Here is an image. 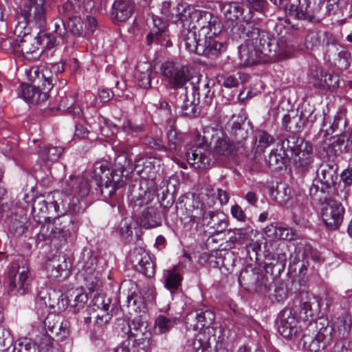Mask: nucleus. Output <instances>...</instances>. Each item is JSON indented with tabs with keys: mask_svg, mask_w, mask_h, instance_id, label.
<instances>
[{
	"mask_svg": "<svg viewBox=\"0 0 352 352\" xmlns=\"http://www.w3.org/2000/svg\"><path fill=\"white\" fill-rule=\"evenodd\" d=\"M252 36V38L246 39L239 47V64L242 67L276 60L290 52L282 46L281 41H277L269 32L258 28L253 32Z\"/></svg>",
	"mask_w": 352,
	"mask_h": 352,
	"instance_id": "1",
	"label": "nucleus"
},
{
	"mask_svg": "<svg viewBox=\"0 0 352 352\" xmlns=\"http://www.w3.org/2000/svg\"><path fill=\"white\" fill-rule=\"evenodd\" d=\"M45 221L41 226L38 239L42 241H50L54 245L60 246L64 244L68 237L77 230L72 217L64 214L52 219L45 217Z\"/></svg>",
	"mask_w": 352,
	"mask_h": 352,
	"instance_id": "2",
	"label": "nucleus"
},
{
	"mask_svg": "<svg viewBox=\"0 0 352 352\" xmlns=\"http://www.w3.org/2000/svg\"><path fill=\"white\" fill-rule=\"evenodd\" d=\"M204 135H195L191 148L186 153L188 162L198 170L208 169L214 164V157L208 145V135L210 131H204Z\"/></svg>",
	"mask_w": 352,
	"mask_h": 352,
	"instance_id": "3",
	"label": "nucleus"
},
{
	"mask_svg": "<svg viewBox=\"0 0 352 352\" xmlns=\"http://www.w3.org/2000/svg\"><path fill=\"white\" fill-rule=\"evenodd\" d=\"M329 327L318 328L316 323H310L304 330L300 345L304 350L320 352L325 349L333 342Z\"/></svg>",
	"mask_w": 352,
	"mask_h": 352,
	"instance_id": "4",
	"label": "nucleus"
},
{
	"mask_svg": "<svg viewBox=\"0 0 352 352\" xmlns=\"http://www.w3.org/2000/svg\"><path fill=\"white\" fill-rule=\"evenodd\" d=\"M338 165L333 160L323 162L316 170V179L309 188L310 195L318 192L329 193L336 185L338 179Z\"/></svg>",
	"mask_w": 352,
	"mask_h": 352,
	"instance_id": "5",
	"label": "nucleus"
},
{
	"mask_svg": "<svg viewBox=\"0 0 352 352\" xmlns=\"http://www.w3.org/2000/svg\"><path fill=\"white\" fill-rule=\"evenodd\" d=\"M160 72L170 87L175 89L186 87L187 83L191 80L188 67L173 60L162 63L160 67Z\"/></svg>",
	"mask_w": 352,
	"mask_h": 352,
	"instance_id": "6",
	"label": "nucleus"
},
{
	"mask_svg": "<svg viewBox=\"0 0 352 352\" xmlns=\"http://www.w3.org/2000/svg\"><path fill=\"white\" fill-rule=\"evenodd\" d=\"M21 8L20 16L23 18V24L26 27L28 23H34L38 28H43L46 24L47 6L45 0H23Z\"/></svg>",
	"mask_w": 352,
	"mask_h": 352,
	"instance_id": "7",
	"label": "nucleus"
},
{
	"mask_svg": "<svg viewBox=\"0 0 352 352\" xmlns=\"http://www.w3.org/2000/svg\"><path fill=\"white\" fill-rule=\"evenodd\" d=\"M14 34L19 38V45L16 46L17 55H21L28 60L38 59L42 51L39 49V41L36 36L29 34L28 29L23 24H17Z\"/></svg>",
	"mask_w": 352,
	"mask_h": 352,
	"instance_id": "8",
	"label": "nucleus"
},
{
	"mask_svg": "<svg viewBox=\"0 0 352 352\" xmlns=\"http://www.w3.org/2000/svg\"><path fill=\"white\" fill-rule=\"evenodd\" d=\"M322 6L321 0H298L297 5L290 4L286 11L290 16L297 19L318 21Z\"/></svg>",
	"mask_w": 352,
	"mask_h": 352,
	"instance_id": "9",
	"label": "nucleus"
},
{
	"mask_svg": "<svg viewBox=\"0 0 352 352\" xmlns=\"http://www.w3.org/2000/svg\"><path fill=\"white\" fill-rule=\"evenodd\" d=\"M93 185L85 175H70L63 186V192L69 198L78 201L88 196Z\"/></svg>",
	"mask_w": 352,
	"mask_h": 352,
	"instance_id": "10",
	"label": "nucleus"
},
{
	"mask_svg": "<svg viewBox=\"0 0 352 352\" xmlns=\"http://www.w3.org/2000/svg\"><path fill=\"white\" fill-rule=\"evenodd\" d=\"M116 163L118 164L120 167L113 171H109V174L106 176V179L101 188L100 191L104 197L113 196L116 190L123 185L124 181L122 179V175L125 166L129 164L126 160V155L125 154L118 155L116 159Z\"/></svg>",
	"mask_w": 352,
	"mask_h": 352,
	"instance_id": "11",
	"label": "nucleus"
},
{
	"mask_svg": "<svg viewBox=\"0 0 352 352\" xmlns=\"http://www.w3.org/2000/svg\"><path fill=\"white\" fill-rule=\"evenodd\" d=\"M211 142L214 153L223 157H232L241 148L221 130H212Z\"/></svg>",
	"mask_w": 352,
	"mask_h": 352,
	"instance_id": "12",
	"label": "nucleus"
},
{
	"mask_svg": "<svg viewBox=\"0 0 352 352\" xmlns=\"http://www.w3.org/2000/svg\"><path fill=\"white\" fill-rule=\"evenodd\" d=\"M32 282L30 270L25 265L12 268L10 272V292L14 295H23L28 290Z\"/></svg>",
	"mask_w": 352,
	"mask_h": 352,
	"instance_id": "13",
	"label": "nucleus"
},
{
	"mask_svg": "<svg viewBox=\"0 0 352 352\" xmlns=\"http://www.w3.org/2000/svg\"><path fill=\"white\" fill-rule=\"evenodd\" d=\"M344 211L341 203L329 200L322 209V219L325 226L331 230L337 229L343 221Z\"/></svg>",
	"mask_w": 352,
	"mask_h": 352,
	"instance_id": "14",
	"label": "nucleus"
},
{
	"mask_svg": "<svg viewBox=\"0 0 352 352\" xmlns=\"http://www.w3.org/2000/svg\"><path fill=\"white\" fill-rule=\"evenodd\" d=\"M191 23L194 30H199V36L207 35V32L217 34V20L212 14L207 11L197 10L192 15Z\"/></svg>",
	"mask_w": 352,
	"mask_h": 352,
	"instance_id": "15",
	"label": "nucleus"
},
{
	"mask_svg": "<svg viewBox=\"0 0 352 352\" xmlns=\"http://www.w3.org/2000/svg\"><path fill=\"white\" fill-rule=\"evenodd\" d=\"M129 259L141 273L151 277L155 274V265L149 254L144 249L139 247L134 248L129 254Z\"/></svg>",
	"mask_w": 352,
	"mask_h": 352,
	"instance_id": "16",
	"label": "nucleus"
},
{
	"mask_svg": "<svg viewBox=\"0 0 352 352\" xmlns=\"http://www.w3.org/2000/svg\"><path fill=\"white\" fill-rule=\"evenodd\" d=\"M59 320L58 316L50 314L45 318L44 325L46 330L54 335L57 340L61 341L69 334L70 322L67 320H63L60 322Z\"/></svg>",
	"mask_w": 352,
	"mask_h": 352,
	"instance_id": "17",
	"label": "nucleus"
},
{
	"mask_svg": "<svg viewBox=\"0 0 352 352\" xmlns=\"http://www.w3.org/2000/svg\"><path fill=\"white\" fill-rule=\"evenodd\" d=\"M298 320L290 309L283 310L278 315V331L285 338L296 336Z\"/></svg>",
	"mask_w": 352,
	"mask_h": 352,
	"instance_id": "18",
	"label": "nucleus"
},
{
	"mask_svg": "<svg viewBox=\"0 0 352 352\" xmlns=\"http://www.w3.org/2000/svg\"><path fill=\"white\" fill-rule=\"evenodd\" d=\"M214 314L208 309H199L192 311L186 316V324L193 329H201L212 324Z\"/></svg>",
	"mask_w": 352,
	"mask_h": 352,
	"instance_id": "19",
	"label": "nucleus"
},
{
	"mask_svg": "<svg viewBox=\"0 0 352 352\" xmlns=\"http://www.w3.org/2000/svg\"><path fill=\"white\" fill-rule=\"evenodd\" d=\"M243 124L242 118L233 116L226 126L229 138L241 148L244 147L243 142L248 138V131L243 127Z\"/></svg>",
	"mask_w": 352,
	"mask_h": 352,
	"instance_id": "20",
	"label": "nucleus"
},
{
	"mask_svg": "<svg viewBox=\"0 0 352 352\" xmlns=\"http://www.w3.org/2000/svg\"><path fill=\"white\" fill-rule=\"evenodd\" d=\"M190 345L192 346L195 352H218L215 337L206 331L197 333Z\"/></svg>",
	"mask_w": 352,
	"mask_h": 352,
	"instance_id": "21",
	"label": "nucleus"
},
{
	"mask_svg": "<svg viewBox=\"0 0 352 352\" xmlns=\"http://www.w3.org/2000/svg\"><path fill=\"white\" fill-rule=\"evenodd\" d=\"M135 4L132 0H115L111 6V15L118 21H126L133 14Z\"/></svg>",
	"mask_w": 352,
	"mask_h": 352,
	"instance_id": "22",
	"label": "nucleus"
},
{
	"mask_svg": "<svg viewBox=\"0 0 352 352\" xmlns=\"http://www.w3.org/2000/svg\"><path fill=\"white\" fill-rule=\"evenodd\" d=\"M231 27L228 34L233 40H239L247 37V39L252 38L253 32L256 30L257 28L254 23L243 18V21L240 23H230Z\"/></svg>",
	"mask_w": 352,
	"mask_h": 352,
	"instance_id": "23",
	"label": "nucleus"
},
{
	"mask_svg": "<svg viewBox=\"0 0 352 352\" xmlns=\"http://www.w3.org/2000/svg\"><path fill=\"white\" fill-rule=\"evenodd\" d=\"M352 322L350 316L344 314L336 318V320L331 324H327L325 327L332 329L331 332V340L336 338L344 339L350 332Z\"/></svg>",
	"mask_w": 352,
	"mask_h": 352,
	"instance_id": "24",
	"label": "nucleus"
},
{
	"mask_svg": "<svg viewBox=\"0 0 352 352\" xmlns=\"http://www.w3.org/2000/svg\"><path fill=\"white\" fill-rule=\"evenodd\" d=\"M214 35L207 32V35L204 36V39L201 43L202 46L199 48V55L210 57V56L217 55L226 50V44L217 41L216 38L213 37Z\"/></svg>",
	"mask_w": 352,
	"mask_h": 352,
	"instance_id": "25",
	"label": "nucleus"
},
{
	"mask_svg": "<svg viewBox=\"0 0 352 352\" xmlns=\"http://www.w3.org/2000/svg\"><path fill=\"white\" fill-rule=\"evenodd\" d=\"M48 71H41L39 68L34 67L30 69L28 76L29 80L35 85L43 89L52 90L56 79L47 76Z\"/></svg>",
	"mask_w": 352,
	"mask_h": 352,
	"instance_id": "26",
	"label": "nucleus"
},
{
	"mask_svg": "<svg viewBox=\"0 0 352 352\" xmlns=\"http://www.w3.org/2000/svg\"><path fill=\"white\" fill-rule=\"evenodd\" d=\"M153 27L146 36L147 44L151 45L155 39L162 44L168 36L167 21L157 16H153Z\"/></svg>",
	"mask_w": 352,
	"mask_h": 352,
	"instance_id": "27",
	"label": "nucleus"
},
{
	"mask_svg": "<svg viewBox=\"0 0 352 352\" xmlns=\"http://www.w3.org/2000/svg\"><path fill=\"white\" fill-rule=\"evenodd\" d=\"M289 159L293 160L295 166L300 171L307 170L313 162L311 146L307 143L302 149L296 152L294 157H291Z\"/></svg>",
	"mask_w": 352,
	"mask_h": 352,
	"instance_id": "28",
	"label": "nucleus"
},
{
	"mask_svg": "<svg viewBox=\"0 0 352 352\" xmlns=\"http://www.w3.org/2000/svg\"><path fill=\"white\" fill-rule=\"evenodd\" d=\"M128 338L132 340L134 344L140 346L146 352L150 351L156 346V342L153 339L152 333L147 329V327L141 331L133 333V335L128 336Z\"/></svg>",
	"mask_w": 352,
	"mask_h": 352,
	"instance_id": "29",
	"label": "nucleus"
},
{
	"mask_svg": "<svg viewBox=\"0 0 352 352\" xmlns=\"http://www.w3.org/2000/svg\"><path fill=\"white\" fill-rule=\"evenodd\" d=\"M182 41L187 50L199 55V50L200 47L202 46L203 39L197 35L195 30L193 28L184 29L182 32Z\"/></svg>",
	"mask_w": 352,
	"mask_h": 352,
	"instance_id": "30",
	"label": "nucleus"
},
{
	"mask_svg": "<svg viewBox=\"0 0 352 352\" xmlns=\"http://www.w3.org/2000/svg\"><path fill=\"white\" fill-rule=\"evenodd\" d=\"M307 142L296 135H290L282 140L281 149L283 151L285 157H294L296 152L302 149Z\"/></svg>",
	"mask_w": 352,
	"mask_h": 352,
	"instance_id": "31",
	"label": "nucleus"
},
{
	"mask_svg": "<svg viewBox=\"0 0 352 352\" xmlns=\"http://www.w3.org/2000/svg\"><path fill=\"white\" fill-rule=\"evenodd\" d=\"M152 67L148 62H140L136 66L135 78L139 87L147 89L151 87Z\"/></svg>",
	"mask_w": 352,
	"mask_h": 352,
	"instance_id": "32",
	"label": "nucleus"
},
{
	"mask_svg": "<svg viewBox=\"0 0 352 352\" xmlns=\"http://www.w3.org/2000/svg\"><path fill=\"white\" fill-rule=\"evenodd\" d=\"M118 326L120 327L121 331L128 336H131L133 333H137L144 330L147 324L141 316L135 317L131 321H126L122 319L118 320Z\"/></svg>",
	"mask_w": 352,
	"mask_h": 352,
	"instance_id": "33",
	"label": "nucleus"
},
{
	"mask_svg": "<svg viewBox=\"0 0 352 352\" xmlns=\"http://www.w3.org/2000/svg\"><path fill=\"white\" fill-rule=\"evenodd\" d=\"M109 171L106 162H95L90 173L91 180L89 182L92 185L95 184L101 189L106 179V176L109 174Z\"/></svg>",
	"mask_w": 352,
	"mask_h": 352,
	"instance_id": "34",
	"label": "nucleus"
},
{
	"mask_svg": "<svg viewBox=\"0 0 352 352\" xmlns=\"http://www.w3.org/2000/svg\"><path fill=\"white\" fill-rule=\"evenodd\" d=\"M198 82L199 85L197 87L195 85L194 82L192 81L189 82V90L191 92L192 96L193 98H195L196 96H197L196 99L197 102H199L200 98L202 97L204 102L206 104H210L214 92L210 89V82H207L201 85L200 82Z\"/></svg>",
	"mask_w": 352,
	"mask_h": 352,
	"instance_id": "35",
	"label": "nucleus"
},
{
	"mask_svg": "<svg viewBox=\"0 0 352 352\" xmlns=\"http://www.w3.org/2000/svg\"><path fill=\"white\" fill-rule=\"evenodd\" d=\"M219 6L221 13L227 19L228 23L234 22L243 12V7L236 2L220 1Z\"/></svg>",
	"mask_w": 352,
	"mask_h": 352,
	"instance_id": "36",
	"label": "nucleus"
},
{
	"mask_svg": "<svg viewBox=\"0 0 352 352\" xmlns=\"http://www.w3.org/2000/svg\"><path fill=\"white\" fill-rule=\"evenodd\" d=\"M93 305L94 309L101 311V314H98L96 316L97 322L102 324L107 322L110 318L109 310L110 308V300L102 296H96L93 299Z\"/></svg>",
	"mask_w": 352,
	"mask_h": 352,
	"instance_id": "37",
	"label": "nucleus"
},
{
	"mask_svg": "<svg viewBox=\"0 0 352 352\" xmlns=\"http://www.w3.org/2000/svg\"><path fill=\"white\" fill-rule=\"evenodd\" d=\"M77 95L69 94L61 97L59 104V108L65 111L67 113L73 115L74 118H80L82 115L81 108L76 104V98Z\"/></svg>",
	"mask_w": 352,
	"mask_h": 352,
	"instance_id": "38",
	"label": "nucleus"
},
{
	"mask_svg": "<svg viewBox=\"0 0 352 352\" xmlns=\"http://www.w3.org/2000/svg\"><path fill=\"white\" fill-rule=\"evenodd\" d=\"M162 220L157 210L153 207L145 208L140 217V224L145 228H155L161 225Z\"/></svg>",
	"mask_w": 352,
	"mask_h": 352,
	"instance_id": "39",
	"label": "nucleus"
},
{
	"mask_svg": "<svg viewBox=\"0 0 352 352\" xmlns=\"http://www.w3.org/2000/svg\"><path fill=\"white\" fill-rule=\"evenodd\" d=\"M274 141V138L267 131L261 129L255 131L254 145L255 153H261L264 152Z\"/></svg>",
	"mask_w": 352,
	"mask_h": 352,
	"instance_id": "40",
	"label": "nucleus"
},
{
	"mask_svg": "<svg viewBox=\"0 0 352 352\" xmlns=\"http://www.w3.org/2000/svg\"><path fill=\"white\" fill-rule=\"evenodd\" d=\"M186 135L174 129H170L167 132L168 146L166 150L170 153H177L185 141Z\"/></svg>",
	"mask_w": 352,
	"mask_h": 352,
	"instance_id": "41",
	"label": "nucleus"
},
{
	"mask_svg": "<svg viewBox=\"0 0 352 352\" xmlns=\"http://www.w3.org/2000/svg\"><path fill=\"white\" fill-rule=\"evenodd\" d=\"M85 0H67L58 8L59 14L63 17L71 18L81 11H85L83 5Z\"/></svg>",
	"mask_w": 352,
	"mask_h": 352,
	"instance_id": "42",
	"label": "nucleus"
},
{
	"mask_svg": "<svg viewBox=\"0 0 352 352\" xmlns=\"http://www.w3.org/2000/svg\"><path fill=\"white\" fill-rule=\"evenodd\" d=\"M314 307H318V302L316 298L308 293H301L300 301V314H303V317L307 319L309 317H313Z\"/></svg>",
	"mask_w": 352,
	"mask_h": 352,
	"instance_id": "43",
	"label": "nucleus"
},
{
	"mask_svg": "<svg viewBox=\"0 0 352 352\" xmlns=\"http://www.w3.org/2000/svg\"><path fill=\"white\" fill-rule=\"evenodd\" d=\"M164 287L171 292L177 290L181 285L182 277L177 272V267L166 270L164 274Z\"/></svg>",
	"mask_w": 352,
	"mask_h": 352,
	"instance_id": "44",
	"label": "nucleus"
},
{
	"mask_svg": "<svg viewBox=\"0 0 352 352\" xmlns=\"http://www.w3.org/2000/svg\"><path fill=\"white\" fill-rule=\"evenodd\" d=\"M179 322L177 318H167L160 315L156 318L154 331L156 334H163L168 332Z\"/></svg>",
	"mask_w": 352,
	"mask_h": 352,
	"instance_id": "45",
	"label": "nucleus"
},
{
	"mask_svg": "<svg viewBox=\"0 0 352 352\" xmlns=\"http://www.w3.org/2000/svg\"><path fill=\"white\" fill-rule=\"evenodd\" d=\"M64 148L60 146L44 145L39 147L38 155L44 161L56 162L62 155Z\"/></svg>",
	"mask_w": 352,
	"mask_h": 352,
	"instance_id": "46",
	"label": "nucleus"
},
{
	"mask_svg": "<svg viewBox=\"0 0 352 352\" xmlns=\"http://www.w3.org/2000/svg\"><path fill=\"white\" fill-rule=\"evenodd\" d=\"M196 10H197L186 2H181L178 3L175 9V14L177 19L175 21L177 22V21H180L182 22H185L188 20L191 21L192 15H194Z\"/></svg>",
	"mask_w": 352,
	"mask_h": 352,
	"instance_id": "47",
	"label": "nucleus"
},
{
	"mask_svg": "<svg viewBox=\"0 0 352 352\" xmlns=\"http://www.w3.org/2000/svg\"><path fill=\"white\" fill-rule=\"evenodd\" d=\"M208 217L210 218L211 221L208 222V224H212L211 228L213 229V232L219 234L226 230L228 226V219L224 217L220 218L218 216H215L213 212L210 211L208 213L204 214V218L207 219Z\"/></svg>",
	"mask_w": 352,
	"mask_h": 352,
	"instance_id": "48",
	"label": "nucleus"
},
{
	"mask_svg": "<svg viewBox=\"0 0 352 352\" xmlns=\"http://www.w3.org/2000/svg\"><path fill=\"white\" fill-rule=\"evenodd\" d=\"M47 277L56 279L62 276L63 272L67 274V270H64L59 259L54 258L48 261L45 265Z\"/></svg>",
	"mask_w": 352,
	"mask_h": 352,
	"instance_id": "49",
	"label": "nucleus"
},
{
	"mask_svg": "<svg viewBox=\"0 0 352 352\" xmlns=\"http://www.w3.org/2000/svg\"><path fill=\"white\" fill-rule=\"evenodd\" d=\"M26 223V217L21 216L19 219L12 217L8 223L9 232L14 236H21L27 230Z\"/></svg>",
	"mask_w": 352,
	"mask_h": 352,
	"instance_id": "50",
	"label": "nucleus"
},
{
	"mask_svg": "<svg viewBox=\"0 0 352 352\" xmlns=\"http://www.w3.org/2000/svg\"><path fill=\"white\" fill-rule=\"evenodd\" d=\"M19 38L18 36H9L5 34H0V48L8 52L17 54L16 46L19 45Z\"/></svg>",
	"mask_w": 352,
	"mask_h": 352,
	"instance_id": "51",
	"label": "nucleus"
},
{
	"mask_svg": "<svg viewBox=\"0 0 352 352\" xmlns=\"http://www.w3.org/2000/svg\"><path fill=\"white\" fill-rule=\"evenodd\" d=\"M109 0H85L83 9L86 12L104 14L107 11Z\"/></svg>",
	"mask_w": 352,
	"mask_h": 352,
	"instance_id": "52",
	"label": "nucleus"
},
{
	"mask_svg": "<svg viewBox=\"0 0 352 352\" xmlns=\"http://www.w3.org/2000/svg\"><path fill=\"white\" fill-rule=\"evenodd\" d=\"M83 277L85 287L90 291L98 290L101 286L99 273L96 272H81Z\"/></svg>",
	"mask_w": 352,
	"mask_h": 352,
	"instance_id": "53",
	"label": "nucleus"
},
{
	"mask_svg": "<svg viewBox=\"0 0 352 352\" xmlns=\"http://www.w3.org/2000/svg\"><path fill=\"white\" fill-rule=\"evenodd\" d=\"M97 258L91 251H85L82 256L81 272H96Z\"/></svg>",
	"mask_w": 352,
	"mask_h": 352,
	"instance_id": "54",
	"label": "nucleus"
},
{
	"mask_svg": "<svg viewBox=\"0 0 352 352\" xmlns=\"http://www.w3.org/2000/svg\"><path fill=\"white\" fill-rule=\"evenodd\" d=\"M317 74L320 73V76L318 77V82L315 84L317 86L321 87H335L338 85V78L337 76L324 72L323 70L316 71Z\"/></svg>",
	"mask_w": 352,
	"mask_h": 352,
	"instance_id": "55",
	"label": "nucleus"
},
{
	"mask_svg": "<svg viewBox=\"0 0 352 352\" xmlns=\"http://www.w3.org/2000/svg\"><path fill=\"white\" fill-rule=\"evenodd\" d=\"M13 352H40L38 346L31 340L24 338L14 345Z\"/></svg>",
	"mask_w": 352,
	"mask_h": 352,
	"instance_id": "56",
	"label": "nucleus"
},
{
	"mask_svg": "<svg viewBox=\"0 0 352 352\" xmlns=\"http://www.w3.org/2000/svg\"><path fill=\"white\" fill-rule=\"evenodd\" d=\"M266 160L270 168L274 170L282 169L285 166V157L275 151H271Z\"/></svg>",
	"mask_w": 352,
	"mask_h": 352,
	"instance_id": "57",
	"label": "nucleus"
},
{
	"mask_svg": "<svg viewBox=\"0 0 352 352\" xmlns=\"http://www.w3.org/2000/svg\"><path fill=\"white\" fill-rule=\"evenodd\" d=\"M269 228V232L273 230L274 238L280 240L291 241L294 238L293 232L288 228H284L282 226H271Z\"/></svg>",
	"mask_w": 352,
	"mask_h": 352,
	"instance_id": "58",
	"label": "nucleus"
},
{
	"mask_svg": "<svg viewBox=\"0 0 352 352\" xmlns=\"http://www.w3.org/2000/svg\"><path fill=\"white\" fill-rule=\"evenodd\" d=\"M186 95L184 104L182 106V113L188 117L192 116L196 113L195 101L196 98H193V100L190 101L188 98V93L190 92L189 87H186Z\"/></svg>",
	"mask_w": 352,
	"mask_h": 352,
	"instance_id": "59",
	"label": "nucleus"
},
{
	"mask_svg": "<svg viewBox=\"0 0 352 352\" xmlns=\"http://www.w3.org/2000/svg\"><path fill=\"white\" fill-rule=\"evenodd\" d=\"M67 25L69 31L74 35L76 36H83L84 23L80 17L74 16L69 18Z\"/></svg>",
	"mask_w": 352,
	"mask_h": 352,
	"instance_id": "60",
	"label": "nucleus"
},
{
	"mask_svg": "<svg viewBox=\"0 0 352 352\" xmlns=\"http://www.w3.org/2000/svg\"><path fill=\"white\" fill-rule=\"evenodd\" d=\"M37 39L40 45H43L49 49L53 48L58 44L57 39L50 33L40 32L37 35Z\"/></svg>",
	"mask_w": 352,
	"mask_h": 352,
	"instance_id": "61",
	"label": "nucleus"
},
{
	"mask_svg": "<svg viewBox=\"0 0 352 352\" xmlns=\"http://www.w3.org/2000/svg\"><path fill=\"white\" fill-rule=\"evenodd\" d=\"M146 195L145 192L144 196L140 193L137 195L133 192L129 197V206L132 208L135 213H138L140 208L146 204Z\"/></svg>",
	"mask_w": 352,
	"mask_h": 352,
	"instance_id": "62",
	"label": "nucleus"
},
{
	"mask_svg": "<svg viewBox=\"0 0 352 352\" xmlns=\"http://www.w3.org/2000/svg\"><path fill=\"white\" fill-rule=\"evenodd\" d=\"M54 32L60 36L64 43H71L69 36L67 33L65 22L62 19H54Z\"/></svg>",
	"mask_w": 352,
	"mask_h": 352,
	"instance_id": "63",
	"label": "nucleus"
},
{
	"mask_svg": "<svg viewBox=\"0 0 352 352\" xmlns=\"http://www.w3.org/2000/svg\"><path fill=\"white\" fill-rule=\"evenodd\" d=\"M251 275L256 277V281L254 283L255 290L265 294L268 291L267 278L262 274L257 275L252 273Z\"/></svg>",
	"mask_w": 352,
	"mask_h": 352,
	"instance_id": "64",
	"label": "nucleus"
}]
</instances>
